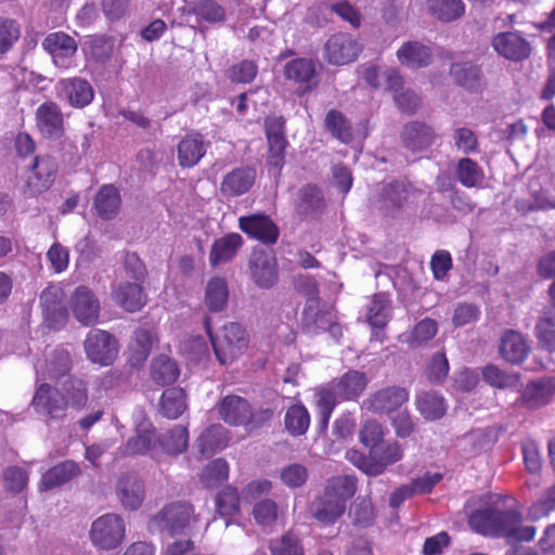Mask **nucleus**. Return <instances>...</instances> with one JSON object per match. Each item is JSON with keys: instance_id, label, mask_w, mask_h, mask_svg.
Masks as SVG:
<instances>
[{"instance_id": "nucleus-17", "label": "nucleus", "mask_w": 555, "mask_h": 555, "mask_svg": "<svg viewBox=\"0 0 555 555\" xmlns=\"http://www.w3.org/2000/svg\"><path fill=\"white\" fill-rule=\"evenodd\" d=\"M56 88L60 95L75 108H83L92 103L94 89L92 85L82 77H70L61 79Z\"/></svg>"}, {"instance_id": "nucleus-33", "label": "nucleus", "mask_w": 555, "mask_h": 555, "mask_svg": "<svg viewBox=\"0 0 555 555\" xmlns=\"http://www.w3.org/2000/svg\"><path fill=\"white\" fill-rule=\"evenodd\" d=\"M243 245V238L238 233H229L217 238L209 253V262L212 267L231 261Z\"/></svg>"}, {"instance_id": "nucleus-23", "label": "nucleus", "mask_w": 555, "mask_h": 555, "mask_svg": "<svg viewBox=\"0 0 555 555\" xmlns=\"http://www.w3.org/2000/svg\"><path fill=\"white\" fill-rule=\"evenodd\" d=\"M116 493L126 509L137 511L144 501L145 486L137 474L127 473L118 479Z\"/></svg>"}, {"instance_id": "nucleus-35", "label": "nucleus", "mask_w": 555, "mask_h": 555, "mask_svg": "<svg viewBox=\"0 0 555 555\" xmlns=\"http://www.w3.org/2000/svg\"><path fill=\"white\" fill-rule=\"evenodd\" d=\"M397 56L402 65L421 68L430 63L433 52L428 46L417 41H408L397 51Z\"/></svg>"}, {"instance_id": "nucleus-16", "label": "nucleus", "mask_w": 555, "mask_h": 555, "mask_svg": "<svg viewBox=\"0 0 555 555\" xmlns=\"http://www.w3.org/2000/svg\"><path fill=\"white\" fill-rule=\"evenodd\" d=\"M31 404L37 413L50 418H61L67 409V399L56 388L41 383L33 398Z\"/></svg>"}, {"instance_id": "nucleus-43", "label": "nucleus", "mask_w": 555, "mask_h": 555, "mask_svg": "<svg viewBox=\"0 0 555 555\" xmlns=\"http://www.w3.org/2000/svg\"><path fill=\"white\" fill-rule=\"evenodd\" d=\"M229 299L228 283L224 279L211 278L205 291V305L210 312L222 311Z\"/></svg>"}, {"instance_id": "nucleus-62", "label": "nucleus", "mask_w": 555, "mask_h": 555, "mask_svg": "<svg viewBox=\"0 0 555 555\" xmlns=\"http://www.w3.org/2000/svg\"><path fill=\"white\" fill-rule=\"evenodd\" d=\"M480 318V309L473 302H460L455 306L452 315V324L462 327L477 322Z\"/></svg>"}, {"instance_id": "nucleus-12", "label": "nucleus", "mask_w": 555, "mask_h": 555, "mask_svg": "<svg viewBox=\"0 0 555 555\" xmlns=\"http://www.w3.org/2000/svg\"><path fill=\"white\" fill-rule=\"evenodd\" d=\"M415 188L406 180H392L384 183L378 191L377 202L380 208L392 212L408 205L415 195Z\"/></svg>"}, {"instance_id": "nucleus-30", "label": "nucleus", "mask_w": 555, "mask_h": 555, "mask_svg": "<svg viewBox=\"0 0 555 555\" xmlns=\"http://www.w3.org/2000/svg\"><path fill=\"white\" fill-rule=\"evenodd\" d=\"M310 511L318 521L324 525H333L345 514L346 506L323 491L321 495L313 500Z\"/></svg>"}, {"instance_id": "nucleus-15", "label": "nucleus", "mask_w": 555, "mask_h": 555, "mask_svg": "<svg viewBox=\"0 0 555 555\" xmlns=\"http://www.w3.org/2000/svg\"><path fill=\"white\" fill-rule=\"evenodd\" d=\"M70 309L75 319L85 326L93 325L100 317V301L87 286H78L70 297Z\"/></svg>"}, {"instance_id": "nucleus-6", "label": "nucleus", "mask_w": 555, "mask_h": 555, "mask_svg": "<svg viewBox=\"0 0 555 555\" xmlns=\"http://www.w3.org/2000/svg\"><path fill=\"white\" fill-rule=\"evenodd\" d=\"M87 358L103 366L111 365L118 354L117 339L106 331L91 330L83 343Z\"/></svg>"}, {"instance_id": "nucleus-19", "label": "nucleus", "mask_w": 555, "mask_h": 555, "mask_svg": "<svg viewBox=\"0 0 555 555\" xmlns=\"http://www.w3.org/2000/svg\"><path fill=\"white\" fill-rule=\"evenodd\" d=\"M409 400V391L401 386H390L374 392L364 401L367 410L378 414H389Z\"/></svg>"}, {"instance_id": "nucleus-13", "label": "nucleus", "mask_w": 555, "mask_h": 555, "mask_svg": "<svg viewBox=\"0 0 555 555\" xmlns=\"http://www.w3.org/2000/svg\"><path fill=\"white\" fill-rule=\"evenodd\" d=\"M361 52L360 43L349 34L338 33L330 37L325 44V57L334 65H346L357 60Z\"/></svg>"}, {"instance_id": "nucleus-59", "label": "nucleus", "mask_w": 555, "mask_h": 555, "mask_svg": "<svg viewBox=\"0 0 555 555\" xmlns=\"http://www.w3.org/2000/svg\"><path fill=\"white\" fill-rule=\"evenodd\" d=\"M315 403L318 409L319 433L322 434L326 431L332 413L337 403L334 402L332 395L319 390L315 392Z\"/></svg>"}, {"instance_id": "nucleus-25", "label": "nucleus", "mask_w": 555, "mask_h": 555, "mask_svg": "<svg viewBox=\"0 0 555 555\" xmlns=\"http://www.w3.org/2000/svg\"><path fill=\"white\" fill-rule=\"evenodd\" d=\"M249 272L254 283L260 288H271L278 281L275 259L264 251L251 254Z\"/></svg>"}, {"instance_id": "nucleus-26", "label": "nucleus", "mask_w": 555, "mask_h": 555, "mask_svg": "<svg viewBox=\"0 0 555 555\" xmlns=\"http://www.w3.org/2000/svg\"><path fill=\"white\" fill-rule=\"evenodd\" d=\"M70 353L64 348H55L44 362L35 364L37 380H59L70 371Z\"/></svg>"}, {"instance_id": "nucleus-20", "label": "nucleus", "mask_w": 555, "mask_h": 555, "mask_svg": "<svg viewBox=\"0 0 555 555\" xmlns=\"http://www.w3.org/2000/svg\"><path fill=\"white\" fill-rule=\"evenodd\" d=\"M400 137L403 146L412 153L427 151L437 139L433 127L418 120L405 124Z\"/></svg>"}, {"instance_id": "nucleus-53", "label": "nucleus", "mask_w": 555, "mask_h": 555, "mask_svg": "<svg viewBox=\"0 0 555 555\" xmlns=\"http://www.w3.org/2000/svg\"><path fill=\"white\" fill-rule=\"evenodd\" d=\"M456 177L465 188H475L482 181L483 171L475 160L465 157L457 163Z\"/></svg>"}, {"instance_id": "nucleus-58", "label": "nucleus", "mask_w": 555, "mask_h": 555, "mask_svg": "<svg viewBox=\"0 0 555 555\" xmlns=\"http://www.w3.org/2000/svg\"><path fill=\"white\" fill-rule=\"evenodd\" d=\"M535 334L539 343L548 351L555 350V313H548L541 318L535 325Z\"/></svg>"}, {"instance_id": "nucleus-4", "label": "nucleus", "mask_w": 555, "mask_h": 555, "mask_svg": "<svg viewBox=\"0 0 555 555\" xmlns=\"http://www.w3.org/2000/svg\"><path fill=\"white\" fill-rule=\"evenodd\" d=\"M204 326L215 354L221 364L227 363L228 353L232 354L235 352V349L241 350L247 344L246 331L240 323L231 322L225 324L222 328V340L214 335L209 317L205 318Z\"/></svg>"}, {"instance_id": "nucleus-5", "label": "nucleus", "mask_w": 555, "mask_h": 555, "mask_svg": "<svg viewBox=\"0 0 555 555\" xmlns=\"http://www.w3.org/2000/svg\"><path fill=\"white\" fill-rule=\"evenodd\" d=\"M125 532V522L119 515L105 514L93 521L90 538L95 546L114 550L124 541Z\"/></svg>"}, {"instance_id": "nucleus-28", "label": "nucleus", "mask_w": 555, "mask_h": 555, "mask_svg": "<svg viewBox=\"0 0 555 555\" xmlns=\"http://www.w3.org/2000/svg\"><path fill=\"white\" fill-rule=\"evenodd\" d=\"M284 76L287 80L298 83L305 92L310 91L317 85L315 63L308 57L294 59L285 64Z\"/></svg>"}, {"instance_id": "nucleus-60", "label": "nucleus", "mask_w": 555, "mask_h": 555, "mask_svg": "<svg viewBox=\"0 0 555 555\" xmlns=\"http://www.w3.org/2000/svg\"><path fill=\"white\" fill-rule=\"evenodd\" d=\"M350 515L354 525L369 527L374 522L375 513L370 499L358 498L351 506Z\"/></svg>"}, {"instance_id": "nucleus-27", "label": "nucleus", "mask_w": 555, "mask_h": 555, "mask_svg": "<svg viewBox=\"0 0 555 555\" xmlns=\"http://www.w3.org/2000/svg\"><path fill=\"white\" fill-rule=\"evenodd\" d=\"M391 311L390 299L387 294L378 293L373 296L370 306L367 307V322L372 326V339L383 341L385 334L383 328L389 321Z\"/></svg>"}, {"instance_id": "nucleus-39", "label": "nucleus", "mask_w": 555, "mask_h": 555, "mask_svg": "<svg viewBox=\"0 0 555 555\" xmlns=\"http://www.w3.org/2000/svg\"><path fill=\"white\" fill-rule=\"evenodd\" d=\"M206 153L201 135H186L178 144V162L181 167L195 166Z\"/></svg>"}, {"instance_id": "nucleus-7", "label": "nucleus", "mask_w": 555, "mask_h": 555, "mask_svg": "<svg viewBox=\"0 0 555 555\" xmlns=\"http://www.w3.org/2000/svg\"><path fill=\"white\" fill-rule=\"evenodd\" d=\"M535 533L534 526L522 525V514L518 509H499L494 538H504L511 542H530Z\"/></svg>"}, {"instance_id": "nucleus-37", "label": "nucleus", "mask_w": 555, "mask_h": 555, "mask_svg": "<svg viewBox=\"0 0 555 555\" xmlns=\"http://www.w3.org/2000/svg\"><path fill=\"white\" fill-rule=\"evenodd\" d=\"M450 74L459 86L467 90L477 91L481 88V68L477 64L472 62L453 63Z\"/></svg>"}, {"instance_id": "nucleus-63", "label": "nucleus", "mask_w": 555, "mask_h": 555, "mask_svg": "<svg viewBox=\"0 0 555 555\" xmlns=\"http://www.w3.org/2000/svg\"><path fill=\"white\" fill-rule=\"evenodd\" d=\"M453 267V260L450 251L446 249L436 250L430 259V270L437 281H446Z\"/></svg>"}, {"instance_id": "nucleus-51", "label": "nucleus", "mask_w": 555, "mask_h": 555, "mask_svg": "<svg viewBox=\"0 0 555 555\" xmlns=\"http://www.w3.org/2000/svg\"><path fill=\"white\" fill-rule=\"evenodd\" d=\"M285 427L293 436L304 435L310 424V415L302 404L289 406L284 417Z\"/></svg>"}, {"instance_id": "nucleus-52", "label": "nucleus", "mask_w": 555, "mask_h": 555, "mask_svg": "<svg viewBox=\"0 0 555 555\" xmlns=\"http://www.w3.org/2000/svg\"><path fill=\"white\" fill-rule=\"evenodd\" d=\"M229 465L223 459H216L208 463L202 475L201 482L206 488H216L223 481L228 480Z\"/></svg>"}, {"instance_id": "nucleus-10", "label": "nucleus", "mask_w": 555, "mask_h": 555, "mask_svg": "<svg viewBox=\"0 0 555 555\" xmlns=\"http://www.w3.org/2000/svg\"><path fill=\"white\" fill-rule=\"evenodd\" d=\"M42 48L52 57L56 67L69 68L74 64L78 44L70 35L64 31H54L44 37Z\"/></svg>"}, {"instance_id": "nucleus-31", "label": "nucleus", "mask_w": 555, "mask_h": 555, "mask_svg": "<svg viewBox=\"0 0 555 555\" xmlns=\"http://www.w3.org/2000/svg\"><path fill=\"white\" fill-rule=\"evenodd\" d=\"M404 449L396 440L383 441L371 451L374 466L371 468L373 476L382 475L389 465L399 462L403 457Z\"/></svg>"}, {"instance_id": "nucleus-9", "label": "nucleus", "mask_w": 555, "mask_h": 555, "mask_svg": "<svg viewBox=\"0 0 555 555\" xmlns=\"http://www.w3.org/2000/svg\"><path fill=\"white\" fill-rule=\"evenodd\" d=\"M135 436L128 439L125 444V454L143 455L150 454L151 457H158L157 441L154 439V427L145 417L143 411H137L134 414Z\"/></svg>"}, {"instance_id": "nucleus-32", "label": "nucleus", "mask_w": 555, "mask_h": 555, "mask_svg": "<svg viewBox=\"0 0 555 555\" xmlns=\"http://www.w3.org/2000/svg\"><path fill=\"white\" fill-rule=\"evenodd\" d=\"M529 353V345L525 337L514 330H507L501 337L500 354L507 362L521 363Z\"/></svg>"}, {"instance_id": "nucleus-14", "label": "nucleus", "mask_w": 555, "mask_h": 555, "mask_svg": "<svg viewBox=\"0 0 555 555\" xmlns=\"http://www.w3.org/2000/svg\"><path fill=\"white\" fill-rule=\"evenodd\" d=\"M57 162L51 155H38L31 165V173L27 180L29 195L36 196L47 191L54 182Z\"/></svg>"}, {"instance_id": "nucleus-56", "label": "nucleus", "mask_w": 555, "mask_h": 555, "mask_svg": "<svg viewBox=\"0 0 555 555\" xmlns=\"http://www.w3.org/2000/svg\"><path fill=\"white\" fill-rule=\"evenodd\" d=\"M20 37V23L14 18L0 16V55L8 53Z\"/></svg>"}, {"instance_id": "nucleus-29", "label": "nucleus", "mask_w": 555, "mask_h": 555, "mask_svg": "<svg viewBox=\"0 0 555 555\" xmlns=\"http://www.w3.org/2000/svg\"><path fill=\"white\" fill-rule=\"evenodd\" d=\"M115 302L128 312H135L146 304V295L138 282H121L113 289Z\"/></svg>"}, {"instance_id": "nucleus-21", "label": "nucleus", "mask_w": 555, "mask_h": 555, "mask_svg": "<svg viewBox=\"0 0 555 555\" xmlns=\"http://www.w3.org/2000/svg\"><path fill=\"white\" fill-rule=\"evenodd\" d=\"M255 180L256 170L253 167H235L223 176L220 183V193L225 198L242 196L250 191Z\"/></svg>"}, {"instance_id": "nucleus-38", "label": "nucleus", "mask_w": 555, "mask_h": 555, "mask_svg": "<svg viewBox=\"0 0 555 555\" xmlns=\"http://www.w3.org/2000/svg\"><path fill=\"white\" fill-rule=\"evenodd\" d=\"M189 444V430L185 426L176 425L157 440V449L168 455L183 453Z\"/></svg>"}, {"instance_id": "nucleus-18", "label": "nucleus", "mask_w": 555, "mask_h": 555, "mask_svg": "<svg viewBox=\"0 0 555 555\" xmlns=\"http://www.w3.org/2000/svg\"><path fill=\"white\" fill-rule=\"evenodd\" d=\"M238 227L250 238L264 244H274L280 234L278 225L269 216L263 214L240 217Z\"/></svg>"}, {"instance_id": "nucleus-8", "label": "nucleus", "mask_w": 555, "mask_h": 555, "mask_svg": "<svg viewBox=\"0 0 555 555\" xmlns=\"http://www.w3.org/2000/svg\"><path fill=\"white\" fill-rule=\"evenodd\" d=\"M367 386V378L363 372L350 370L341 377L333 379L326 386L319 388L321 392L332 395L334 402L358 399Z\"/></svg>"}, {"instance_id": "nucleus-46", "label": "nucleus", "mask_w": 555, "mask_h": 555, "mask_svg": "<svg viewBox=\"0 0 555 555\" xmlns=\"http://www.w3.org/2000/svg\"><path fill=\"white\" fill-rule=\"evenodd\" d=\"M499 508L487 507L473 512L468 524L470 528L482 535L495 537Z\"/></svg>"}, {"instance_id": "nucleus-22", "label": "nucleus", "mask_w": 555, "mask_h": 555, "mask_svg": "<svg viewBox=\"0 0 555 555\" xmlns=\"http://www.w3.org/2000/svg\"><path fill=\"white\" fill-rule=\"evenodd\" d=\"M36 126L44 138H61L64 132V117L60 106L52 101L40 104L36 109Z\"/></svg>"}, {"instance_id": "nucleus-1", "label": "nucleus", "mask_w": 555, "mask_h": 555, "mask_svg": "<svg viewBox=\"0 0 555 555\" xmlns=\"http://www.w3.org/2000/svg\"><path fill=\"white\" fill-rule=\"evenodd\" d=\"M300 327L308 336H318L327 332L330 336L339 341L343 337V326L337 322V317L332 309H321L315 299L310 298L302 310Z\"/></svg>"}, {"instance_id": "nucleus-24", "label": "nucleus", "mask_w": 555, "mask_h": 555, "mask_svg": "<svg viewBox=\"0 0 555 555\" xmlns=\"http://www.w3.org/2000/svg\"><path fill=\"white\" fill-rule=\"evenodd\" d=\"M555 393V376H544L531 380L525 387L519 400L522 405L534 410L546 405Z\"/></svg>"}, {"instance_id": "nucleus-45", "label": "nucleus", "mask_w": 555, "mask_h": 555, "mask_svg": "<svg viewBox=\"0 0 555 555\" xmlns=\"http://www.w3.org/2000/svg\"><path fill=\"white\" fill-rule=\"evenodd\" d=\"M227 446L225 429L221 425L206 428L197 439V448L202 455L210 456Z\"/></svg>"}, {"instance_id": "nucleus-41", "label": "nucleus", "mask_w": 555, "mask_h": 555, "mask_svg": "<svg viewBox=\"0 0 555 555\" xmlns=\"http://www.w3.org/2000/svg\"><path fill=\"white\" fill-rule=\"evenodd\" d=\"M416 408L424 418L436 421L447 412L444 398L436 391H424L416 397Z\"/></svg>"}, {"instance_id": "nucleus-57", "label": "nucleus", "mask_w": 555, "mask_h": 555, "mask_svg": "<svg viewBox=\"0 0 555 555\" xmlns=\"http://www.w3.org/2000/svg\"><path fill=\"white\" fill-rule=\"evenodd\" d=\"M241 501V493L236 488L225 487L216 496L217 511L222 517L232 516L238 512Z\"/></svg>"}, {"instance_id": "nucleus-3", "label": "nucleus", "mask_w": 555, "mask_h": 555, "mask_svg": "<svg viewBox=\"0 0 555 555\" xmlns=\"http://www.w3.org/2000/svg\"><path fill=\"white\" fill-rule=\"evenodd\" d=\"M218 413L224 423L231 426H243L250 422L257 425L270 420L273 411L270 409L254 413L249 402L240 396H225L218 404Z\"/></svg>"}, {"instance_id": "nucleus-55", "label": "nucleus", "mask_w": 555, "mask_h": 555, "mask_svg": "<svg viewBox=\"0 0 555 555\" xmlns=\"http://www.w3.org/2000/svg\"><path fill=\"white\" fill-rule=\"evenodd\" d=\"M473 452L478 453L490 449L498 440V433L492 427L477 428L464 436Z\"/></svg>"}, {"instance_id": "nucleus-40", "label": "nucleus", "mask_w": 555, "mask_h": 555, "mask_svg": "<svg viewBox=\"0 0 555 555\" xmlns=\"http://www.w3.org/2000/svg\"><path fill=\"white\" fill-rule=\"evenodd\" d=\"M429 13L443 23L460 20L466 11L463 0H426Z\"/></svg>"}, {"instance_id": "nucleus-2", "label": "nucleus", "mask_w": 555, "mask_h": 555, "mask_svg": "<svg viewBox=\"0 0 555 555\" xmlns=\"http://www.w3.org/2000/svg\"><path fill=\"white\" fill-rule=\"evenodd\" d=\"M194 515L193 506L185 502H172L149 521L151 532L167 533L170 537L183 534Z\"/></svg>"}, {"instance_id": "nucleus-34", "label": "nucleus", "mask_w": 555, "mask_h": 555, "mask_svg": "<svg viewBox=\"0 0 555 555\" xmlns=\"http://www.w3.org/2000/svg\"><path fill=\"white\" fill-rule=\"evenodd\" d=\"M79 466L74 461H64L47 470L40 481V491L60 487L79 474Z\"/></svg>"}, {"instance_id": "nucleus-36", "label": "nucleus", "mask_w": 555, "mask_h": 555, "mask_svg": "<svg viewBox=\"0 0 555 555\" xmlns=\"http://www.w3.org/2000/svg\"><path fill=\"white\" fill-rule=\"evenodd\" d=\"M94 208L104 220L113 219L120 207V194L113 184H104L94 197Z\"/></svg>"}, {"instance_id": "nucleus-11", "label": "nucleus", "mask_w": 555, "mask_h": 555, "mask_svg": "<svg viewBox=\"0 0 555 555\" xmlns=\"http://www.w3.org/2000/svg\"><path fill=\"white\" fill-rule=\"evenodd\" d=\"M491 46L502 57L512 62H522L532 52L530 42L519 31H501L492 37Z\"/></svg>"}, {"instance_id": "nucleus-54", "label": "nucleus", "mask_w": 555, "mask_h": 555, "mask_svg": "<svg viewBox=\"0 0 555 555\" xmlns=\"http://www.w3.org/2000/svg\"><path fill=\"white\" fill-rule=\"evenodd\" d=\"M555 511V485L547 488L527 509V519L538 521Z\"/></svg>"}, {"instance_id": "nucleus-47", "label": "nucleus", "mask_w": 555, "mask_h": 555, "mask_svg": "<svg viewBox=\"0 0 555 555\" xmlns=\"http://www.w3.org/2000/svg\"><path fill=\"white\" fill-rule=\"evenodd\" d=\"M324 125L326 130L343 143H349L353 139L350 120L339 111L331 109L326 113Z\"/></svg>"}, {"instance_id": "nucleus-44", "label": "nucleus", "mask_w": 555, "mask_h": 555, "mask_svg": "<svg viewBox=\"0 0 555 555\" xmlns=\"http://www.w3.org/2000/svg\"><path fill=\"white\" fill-rule=\"evenodd\" d=\"M186 409L185 392L180 387L167 388L160 398V412L169 420H177Z\"/></svg>"}, {"instance_id": "nucleus-64", "label": "nucleus", "mask_w": 555, "mask_h": 555, "mask_svg": "<svg viewBox=\"0 0 555 555\" xmlns=\"http://www.w3.org/2000/svg\"><path fill=\"white\" fill-rule=\"evenodd\" d=\"M270 550L272 555H304V548L298 538L291 532L271 543Z\"/></svg>"}, {"instance_id": "nucleus-42", "label": "nucleus", "mask_w": 555, "mask_h": 555, "mask_svg": "<svg viewBox=\"0 0 555 555\" xmlns=\"http://www.w3.org/2000/svg\"><path fill=\"white\" fill-rule=\"evenodd\" d=\"M358 480L353 475L334 476L326 481L324 492L330 496L337 499L346 506L357 492Z\"/></svg>"}, {"instance_id": "nucleus-50", "label": "nucleus", "mask_w": 555, "mask_h": 555, "mask_svg": "<svg viewBox=\"0 0 555 555\" xmlns=\"http://www.w3.org/2000/svg\"><path fill=\"white\" fill-rule=\"evenodd\" d=\"M151 375L155 383L165 386L177 380L179 369L175 361L166 356H159L152 363Z\"/></svg>"}, {"instance_id": "nucleus-48", "label": "nucleus", "mask_w": 555, "mask_h": 555, "mask_svg": "<svg viewBox=\"0 0 555 555\" xmlns=\"http://www.w3.org/2000/svg\"><path fill=\"white\" fill-rule=\"evenodd\" d=\"M154 343V335L150 330L138 328L133 333V340L130 345V362L134 365H141L147 359Z\"/></svg>"}, {"instance_id": "nucleus-49", "label": "nucleus", "mask_w": 555, "mask_h": 555, "mask_svg": "<svg viewBox=\"0 0 555 555\" xmlns=\"http://www.w3.org/2000/svg\"><path fill=\"white\" fill-rule=\"evenodd\" d=\"M324 206L321 191L315 185L308 184L300 190L298 212L308 217L319 215Z\"/></svg>"}, {"instance_id": "nucleus-61", "label": "nucleus", "mask_w": 555, "mask_h": 555, "mask_svg": "<svg viewBox=\"0 0 555 555\" xmlns=\"http://www.w3.org/2000/svg\"><path fill=\"white\" fill-rule=\"evenodd\" d=\"M258 74V66L254 61L244 60L233 64L228 69V78L234 83H249Z\"/></svg>"}]
</instances>
